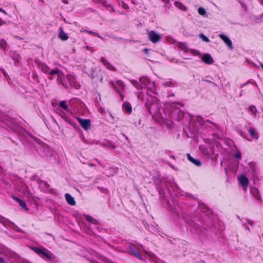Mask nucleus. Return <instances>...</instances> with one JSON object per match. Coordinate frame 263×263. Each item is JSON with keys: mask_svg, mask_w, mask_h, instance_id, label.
<instances>
[{"mask_svg": "<svg viewBox=\"0 0 263 263\" xmlns=\"http://www.w3.org/2000/svg\"><path fill=\"white\" fill-rule=\"evenodd\" d=\"M145 106L150 114L156 120L171 119L179 121L183 117L184 112L174 102L167 104L165 108H162L160 102L156 98L150 96L145 102Z\"/></svg>", "mask_w": 263, "mask_h": 263, "instance_id": "1", "label": "nucleus"}, {"mask_svg": "<svg viewBox=\"0 0 263 263\" xmlns=\"http://www.w3.org/2000/svg\"><path fill=\"white\" fill-rule=\"evenodd\" d=\"M39 66L41 70L45 73L49 75L48 78L50 80L56 77L57 82L61 84L63 86H67V83L65 81V75L63 72L59 69H51L46 64L42 63H39Z\"/></svg>", "mask_w": 263, "mask_h": 263, "instance_id": "2", "label": "nucleus"}, {"mask_svg": "<svg viewBox=\"0 0 263 263\" xmlns=\"http://www.w3.org/2000/svg\"><path fill=\"white\" fill-rule=\"evenodd\" d=\"M65 81L67 83V86H64L66 88L69 87H73L74 88L78 89L80 87V84L77 81L76 78L72 74H69L66 77L65 76Z\"/></svg>", "mask_w": 263, "mask_h": 263, "instance_id": "3", "label": "nucleus"}, {"mask_svg": "<svg viewBox=\"0 0 263 263\" xmlns=\"http://www.w3.org/2000/svg\"><path fill=\"white\" fill-rule=\"evenodd\" d=\"M140 83L137 81L133 80L131 81L132 84L136 87L137 89H142L146 87L148 83L151 81L147 78L142 77L139 79Z\"/></svg>", "mask_w": 263, "mask_h": 263, "instance_id": "4", "label": "nucleus"}, {"mask_svg": "<svg viewBox=\"0 0 263 263\" xmlns=\"http://www.w3.org/2000/svg\"><path fill=\"white\" fill-rule=\"evenodd\" d=\"M32 249L39 255H43L49 259H52L51 252L45 248H37L33 247L32 248Z\"/></svg>", "mask_w": 263, "mask_h": 263, "instance_id": "5", "label": "nucleus"}, {"mask_svg": "<svg viewBox=\"0 0 263 263\" xmlns=\"http://www.w3.org/2000/svg\"><path fill=\"white\" fill-rule=\"evenodd\" d=\"M147 34L149 41L153 43L160 42L162 39L161 35L154 30H147Z\"/></svg>", "mask_w": 263, "mask_h": 263, "instance_id": "6", "label": "nucleus"}, {"mask_svg": "<svg viewBox=\"0 0 263 263\" xmlns=\"http://www.w3.org/2000/svg\"><path fill=\"white\" fill-rule=\"evenodd\" d=\"M110 83L111 84L112 86L115 88L116 90L118 92L122 100H123L124 96V95L122 93V91H123L124 89L125 85L123 82L119 80L117 81L116 84L112 82H110Z\"/></svg>", "mask_w": 263, "mask_h": 263, "instance_id": "7", "label": "nucleus"}, {"mask_svg": "<svg viewBox=\"0 0 263 263\" xmlns=\"http://www.w3.org/2000/svg\"><path fill=\"white\" fill-rule=\"evenodd\" d=\"M177 46L180 50L183 51L185 52L190 51V52L194 55H198L199 54V52L198 50L194 49L189 50L186 43L180 42L178 44Z\"/></svg>", "mask_w": 263, "mask_h": 263, "instance_id": "8", "label": "nucleus"}, {"mask_svg": "<svg viewBox=\"0 0 263 263\" xmlns=\"http://www.w3.org/2000/svg\"><path fill=\"white\" fill-rule=\"evenodd\" d=\"M80 125L85 129L88 130L90 127V121L89 119H83L79 117H77Z\"/></svg>", "mask_w": 263, "mask_h": 263, "instance_id": "9", "label": "nucleus"}, {"mask_svg": "<svg viewBox=\"0 0 263 263\" xmlns=\"http://www.w3.org/2000/svg\"><path fill=\"white\" fill-rule=\"evenodd\" d=\"M238 180L245 191H246L249 184L248 178L243 175H241L238 177Z\"/></svg>", "mask_w": 263, "mask_h": 263, "instance_id": "10", "label": "nucleus"}, {"mask_svg": "<svg viewBox=\"0 0 263 263\" xmlns=\"http://www.w3.org/2000/svg\"><path fill=\"white\" fill-rule=\"evenodd\" d=\"M17 190L21 192L28 198H31V195L28 191V187L24 183H21V188H17Z\"/></svg>", "mask_w": 263, "mask_h": 263, "instance_id": "11", "label": "nucleus"}, {"mask_svg": "<svg viewBox=\"0 0 263 263\" xmlns=\"http://www.w3.org/2000/svg\"><path fill=\"white\" fill-rule=\"evenodd\" d=\"M219 36L221 40H223V41L229 47L230 49L233 48L232 42L227 35L223 34H219Z\"/></svg>", "mask_w": 263, "mask_h": 263, "instance_id": "12", "label": "nucleus"}, {"mask_svg": "<svg viewBox=\"0 0 263 263\" xmlns=\"http://www.w3.org/2000/svg\"><path fill=\"white\" fill-rule=\"evenodd\" d=\"M202 60L208 64H212L214 63V60L209 53L204 54L202 57Z\"/></svg>", "mask_w": 263, "mask_h": 263, "instance_id": "13", "label": "nucleus"}, {"mask_svg": "<svg viewBox=\"0 0 263 263\" xmlns=\"http://www.w3.org/2000/svg\"><path fill=\"white\" fill-rule=\"evenodd\" d=\"M0 223L3 224L5 227H8L10 228H12V226L14 225L13 222L10 221L9 220L7 219L1 215H0Z\"/></svg>", "mask_w": 263, "mask_h": 263, "instance_id": "14", "label": "nucleus"}, {"mask_svg": "<svg viewBox=\"0 0 263 263\" xmlns=\"http://www.w3.org/2000/svg\"><path fill=\"white\" fill-rule=\"evenodd\" d=\"M250 192L251 194L258 200H261V197L259 195L258 190L255 187H252L250 189Z\"/></svg>", "mask_w": 263, "mask_h": 263, "instance_id": "15", "label": "nucleus"}, {"mask_svg": "<svg viewBox=\"0 0 263 263\" xmlns=\"http://www.w3.org/2000/svg\"><path fill=\"white\" fill-rule=\"evenodd\" d=\"M129 249L130 251L131 252V253L134 256H136L137 258H138L140 260H142L143 258L140 256V254L138 253V252L134 248L133 245H130L129 246Z\"/></svg>", "mask_w": 263, "mask_h": 263, "instance_id": "16", "label": "nucleus"}, {"mask_svg": "<svg viewBox=\"0 0 263 263\" xmlns=\"http://www.w3.org/2000/svg\"><path fill=\"white\" fill-rule=\"evenodd\" d=\"M65 197L66 201L69 204L71 205H74L76 204V201L74 198L69 194H65Z\"/></svg>", "mask_w": 263, "mask_h": 263, "instance_id": "17", "label": "nucleus"}, {"mask_svg": "<svg viewBox=\"0 0 263 263\" xmlns=\"http://www.w3.org/2000/svg\"><path fill=\"white\" fill-rule=\"evenodd\" d=\"M145 88H147L152 93L156 94V86L154 82L150 81Z\"/></svg>", "mask_w": 263, "mask_h": 263, "instance_id": "18", "label": "nucleus"}, {"mask_svg": "<svg viewBox=\"0 0 263 263\" xmlns=\"http://www.w3.org/2000/svg\"><path fill=\"white\" fill-rule=\"evenodd\" d=\"M186 156L187 157L188 160L192 162L193 164L196 165V166L201 165V163L200 161L198 159H196L193 158L190 154H187Z\"/></svg>", "mask_w": 263, "mask_h": 263, "instance_id": "19", "label": "nucleus"}, {"mask_svg": "<svg viewBox=\"0 0 263 263\" xmlns=\"http://www.w3.org/2000/svg\"><path fill=\"white\" fill-rule=\"evenodd\" d=\"M60 32L59 34V38L62 40V41H66L68 40V35L64 31L62 28H60Z\"/></svg>", "mask_w": 263, "mask_h": 263, "instance_id": "20", "label": "nucleus"}, {"mask_svg": "<svg viewBox=\"0 0 263 263\" xmlns=\"http://www.w3.org/2000/svg\"><path fill=\"white\" fill-rule=\"evenodd\" d=\"M100 61L103 63V64L106 67V68L110 70H114L115 68L111 65L108 61L105 60L104 58H101L100 59Z\"/></svg>", "mask_w": 263, "mask_h": 263, "instance_id": "21", "label": "nucleus"}, {"mask_svg": "<svg viewBox=\"0 0 263 263\" xmlns=\"http://www.w3.org/2000/svg\"><path fill=\"white\" fill-rule=\"evenodd\" d=\"M122 108L128 114H130L132 111V106L128 102H124L123 104Z\"/></svg>", "mask_w": 263, "mask_h": 263, "instance_id": "22", "label": "nucleus"}, {"mask_svg": "<svg viewBox=\"0 0 263 263\" xmlns=\"http://www.w3.org/2000/svg\"><path fill=\"white\" fill-rule=\"evenodd\" d=\"M59 106L65 110L67 112H71V111L66 104L65 101H62L59 103Z\"/></svg>", "mask_w": 263, "mask_h": 263, "instance_id": "23", "label": "nucleus"}, {"mask_svg": "<svg viewBox=\"0 0 263 263\" xmlns=\"http://www.w3.org/2000/svg\"><path fill=\"white\" fill-rule=\"evenodd\" d=\"M84 216L85 217V219L87 221L91 222L94 224H97L98 223V221L96 219H95L91 216L86 214L84 215Z\"/></svg>", "mask_w": 263, "mask_h": 263, "instance_id": "24", "label": "nucleus"}, {"mask_svg": "<svg viewBox=\"0 0 263 263\" xmlns=\"http://www.w3.org/2000/svg\"><path fill=\"white\" fill-rule=\"evenodd\" d=\"M60 116L67 122H68L69 124L72 125L73 122L72 120L70 119L68 117H67L65 113L63 111H61V113L60 114Z\"/></svg>", "mask_w": 263, "mask_h": 263, "instance_id": "25", "label": "nucleus"}, {"mask_svg": "<svg viewBox=\"0 0 263 263\" xmlns=\"http://www.w3.org/2000/svg\"><path fill=\"white\" fill-rule=\"evenodd\" d=\"M248 132L250 134L251 137L255 139H258V135L254 129L250 128L248 129Z\"/></svg>", "mask_w": 263, "mask_h": 263, "instance_id": "26", "label": "nucleus"}, {"mask_svg": "<svg viewBox=\"0 0 263 263\" xmlns=\"http://www.w3.org/2000/svg\"><path fill=\"white\" fill-rule=\"evenodd\" d=\"M174 5L176 7L182 11H185L186 10V7L183 4L178 1H176L174 3Z\"/></svg>", "mask_w": 263, "mask_h": 263, "instance_id": "27", "label": "nucleus"}, {"mask_svg": "<svg viewBox=\"0 0 263 263\" xmlns=\"http://www.w3.org/2000/svg\"><path fill=\"white\" fill-rule=\"evenodd\" d=\"M249 111L255 117L257 116V110L256 107L254 105H251L249 107Z\"/></svg>", "mask_w": 263, "mask_h": 263, "instance_id": "28", "label": "nucleus"}, {"mask_svg": "<svg viewBox=\"0 0 263 263\" xmlns=\"http://www.w3.org/2000/svg\"><path fill=\"white\" fill-rule=\"evenodd\" d=\"M162 85L166 87H173L174 86V83L172 80H168L163 82Z\"/></svg>", "mask_w": 263, "mask_h": 263, "instance_id": "29", "label": "nucleus"}, {"mask_svg": "<svg viewBox=\"0 0 263 263\" xmlns=\"http://www.w3.org/2000/svg\"><path fill=\"white\" fill-rule=\"evenodd\" d=\"M17 201L18 202L19 205L24 209H25L26 210H28V209L27 208L26 204L25 202H24L23 200H22L21 199H17Z\"/></svg>", "mask_w": 263, "mask_h": 263, "instance_id": "30", "label": "nucleus"}, {"mask_svg": "<svg viewBox=\"0 0 263 263\" xmlns=\"http://www.w3.org/2000/svg\"><path fill=\"white\" fill-rule=\"evenodd\" d=\"M0 47L3 49H5L7 47V42L4 40L2 39L0 40Z\"/></svg>", "mask_w": 263, "mask_h": 263, "instance_id": "31", "label": "nucleus"}, {"mask_svg": "<svg viewBox=\"0 0 263 263\" xmlns=\"http://www.w3.org/2000/svg\"><path fill=\"white\" fill-rule=\"evenodd\" d=\"M198 12L200 15L202 16H204L206 14V10L202 7H199L198 9Z\"/></svg>", "mask_w": 263, "mask_h": 263, "instance_id": "32", "label": "nucleus"}, {"mask_svg": "<svg viewBox=\"0 0 263 263\" xmlns=\"http://www.w3.org/2000/svg\"><path fill=\"white\" fill-rule=\"evenodd\" d=\"M199 37L204 42H209L210 40L204 34L201 33L199 34Z\"/></svg>", "mask_w": 263, "mask_h": 263, "instance_id": "33", "label": "nucleus"}, {"mask_svg": "<svg viewBox=\"0 0 263 263\" xmlns=\"http://www.w3.org/2000/svg\"><path fill=\"white\" fill-rule=\"evenodd\" d=\"M120 5L121 6V7L125 9H128L129 7L127 5L125 4L123 2H121Z\"/></svg>", "mask_w": 263, "mask_h": 263, "instance_id": "34", "label": "nucleus"}, {"mask_svg": "<svg viewBox=\"0 0 263 263\" xmlns=\"http://www.w3.org/2000/svg\"><path fill=\"white\" fill-rule=\"evenodd\" d=\"M235 157L236 158L240 159L241 158V153L240 151H237V153L235 154Z\"/></svg>", "mask_w": 263, "mask_h": 263, "instance_id": "35", "label": "nucleus"}, {"mask_svg": "<svg viewBox=\"0 0 263 263\" xmlns=\"http://www.w3.org/2000/svg\"><path fill=\"white\" fill-rule=\"evenodd\" d=\"M245 221L248 223L249 224L250 226H253L254 223L253 222V221L250 220H248V219H245Z\"/></svg>", "mask_w": 263, "mask_h": 263, "instance_id": "36", "label": "nucleus"}, {"mask_svg": "<svg viewBox=\"0 0 263 263\" xmlns=\"http://www.w3.org/2000/svg\"><path fill=\"white\" fill-rule=\"evenodd\" d=\"M47 183L45 181H41L40 183V186H47Z\"/></svg>", "mask_w": 263, "mask_h": 263, "instance_id": "37", "label": "nucleus"}, {"mask_svg": "<svg viewBox=\"0 0 263 263\" xmlns=\"http://www.w3.org/2000/svg\"><path fill=\"white\" fill-rule=\"evenodd\" d=\"M5 24H6V22L0 18V26H2Z\"/></svg>", "mask_w": 263, "mask_h": 263, "instance_id": "38", "label": "nucleus"}, {"mask_svg": "<svg viewBox=\"0 0 263 263\" xmlns=\"http://www.w3.org/2000/svg\"><path fill=\"white\" fill-rule=\"evenodd\" d=\"M11 197L13 199H14L15 200H16L17 201V199H20L19 198H17L15 196H14L13 194H11Z\"/></svg>", "mask_w": 263, "mask_h": 263, "instance_id": "39", "label": "nucleus"}, {"mask_svg": "<svg viewBox=\"0 0 263 263\" xmlns=\"http://www.w3.org/2000/svg\"><path fill=\"white\" fill-rule=\"evenodd\" d=\"M0 263H7V262L2 257H0Z\"/></svg>", "mask_w": 263, "mask_h": 263, "instance_id": "40", "label": "nucleus"}, {"mask_svg": "<svg viewBox=\"0 0 263 263\" xmlns=\"http://www.w3.org/2000/svg\"><path fill=\"white\" fill-rule=\"evenodd\" d=\"M0 11L4 13L5 14H7V13L5 11V10L0 8Z\"/></svg>", "mask_w": 263, "mask_h": 263, "instance_id": "41", "label": "nucleus"}, {"mask_svg": "<svg viewBox=\"0 0 263 263\" xmlns=\"http://www.w3.org/2000/svg\"><path fill=\"white\" fill-rule=\"evenodd\" d=\"M140 246L143 249V252L147 254V252L144 250L143 246L142 245H140Z\"/></svg>", "mask_w": 263, "mask_h": 263, "instance_id": "42", "label": "nucleus"}, {"mask_svg": "<svg viewBox=\"0 0 263 263\" xmlns=\"http://www.w3.org/2000/svg\"><path fill=\"white\" fill-rule=\"evenodd\" d=\"M87 32H88L89 34H95V33L92 31H89V30H86V31Z\"/></svg>", "mask_w": 263, "mask_h": 263, "instance_id": "43", "label": "nucleus"}, {"mask_svg": "<svg viewBox=\"0 0 263 263\" xmlns=\"http://www.w3.org/2000/svg\"><path fill=\"white\" fill-rule=\"evenodd\" d=\"M149 49H147V48H145L143 50V51L145 52V53L147 54L148 53V51Z\"/></svg>", "mask_w": 263, "mask_h": 263, "instance_id": "44", "label": "nucleus"}, {"mask_svg": "<svg viewBox=\"0 0 263 263\" xmlns=\"http://www.w3.org/2000/svg\"><path fill=\"white\" fill-rule=\"evenodd\" d=\"M10 253H11V256H12L13 257H14L16 256V254L14 253L11 252Z\"/></svg>", "mask_w": 263, "mask_h": 263, "instance_id": "45", "label": "nucleus"}, {"mask_svg": "<svg viewBox=\"0 0 263 263\" xmlns=\"http://www.w3.org/2000/svg\"><path fill=\"white\" fill-rule=\"evenodd\" d=\"M138 98L139 99H142V98H141V93H139L138 94Z\"/></svg>", "mask_w": 263, "mask_h": 263, "instance_id": "46", "label": "nucleus"}, {"mask_svg": "<svg viewBox=\"0 0 263 263\" xmlns=\"http://www.w3.org/2000/svg\"><path fill=\"white\" fill-rule=\"evenodd\" d=\"M164 2L168 3H169L170 0H162Z\"/></svg>", "mask_w": 263, "mask_h": 263, "instance_id": "47", "label": "nucleus"}, {"mask_svg": "<svg viewBox=\"0 0 263 263\" xmlns=\"http://www.w3.org/2000/svg\"><path fill=\"white\" fill-rule=\"evenodd\" d=\"M246 229L248 231H249V232L251 231L250 229L248 227H246Z\"/></svg>", "mask_w": 263, "mask_h": 263, "instance_id": "48", "label": "nucleus"}, {"mask_svg": "<svg viewBox=\"0 0 263 263\" xmlns=\"http://www.w3.org/2000/svg\"><path fill=\"white\" fill-rule=\"evenodd\" d=\"M258 1L260 2V4L263 5V0H258Z\"/></svg>", "mask_w": 263, "mask_h": 263, "instance_id": "49", "label": "nucleus"}, {"mask_svg": "<svg viewBox=\"0 0 263 263\" xmlns=\"http://www.w3.org/2000/svg\"><path fill=\"white\" fill-rule=\"evenodd\" d=\"M111 148L112 149H114V148H115V146H114V145H111Z\"/></svg>", "mask_w": 263, "mask_h": 263, "instance_id": "50", "label": "nucleus"}, {"mask_svg": "<svg viewBox=\"0 0 263 263\" xmlns=\"http://www.w3.org/2000/svg\"><path fill=\"white\" fill-rule=\"evenodd\" d=\"M2 168L1 167V166H0V174L2 173Z\"/></svg>", "mask_w": 263, "mask_h": 263, "instance_id": "51", "label": "nucleus"}, {"mask_svg": "<svg viewBox=\"0 0 263 263\" xmlns=\"http://www.w3.org/2000/svg\"><path fill=\"white\" fill-rule=\"evenodd\" d=\"M95 34H96L99 37H101V36L97 33H95Z\"/></svg>", "mask_w": 263, "mask_h": 263, "instance_id": "52", "label": "nucleus"}, {"mask_svg": "<svg viewBox=\"0 0 263 263\" xmlns=\"http://www.w3.org/2000/svg\"><path fill=\"white\" fill-rule=\"evenodd\" d=\"M95 34H96L99 37H101V36L97 33H95Z\"/></svg>", "mask_w": 263, "mask_h": 263, "instance_id": "53", "label": "nucleus"}, {"mask_svg": "<svg viewBox=\"0 0 263 263\" xmlns=\"http://www.w3.org/2000/svg\"><path fill=\"white\" fill-rule=\"evenodd\" d=\"M174 96V94H172V95H169V96H168V97H171V96Z\"/></svg>", "mask_w": 263, "mask_h": 263, "instance_id": "54", "label": "nucleus"}, {"mask_svg": "<svg viewBox=\"0 0 263 263\" xmlns=\"http://www.w3.org/2000/svg\"><path fill=\"white\" fill-rule=\"evenodd\" d=\"M241 222H242V223L243 225H244V224H244V222H243L242 220H241Z\"/></svg>", "mask_w": 263, "mask_h": 263, "instance_id": "55", "label": "nucleus"}, {"mask_svg": "<svg viewBox=\"0 0 263 263\" xmlns=\"http://www.w3.org/2000/svg\"><path fill=\"white\" fill-rule=\"evenodd\" d=\"M89 165L90 166H93V164H90Z\"/></svg>", "mask_w": 263, "mask_h": 263, "instance_id": "56", "label": "nucleus"}, {"mask_svg": "<svg viewBox=\"0 0 263 263\" xmlns=\"http://www.w3.org/2000/svg\"><path fill=\"white\" fill-rule=\"evenodd\" d=\"M242 137H243V138H245V139H246V137H245V136H242Z\"/></svg>", "mask_w": 263, "mask_h": 263, "instance_id": "57", "label": "nucleus"}, {"mask_svg": "<svg viewBox=\"0 0 263 263\" xmlns=\"http://www.w3.org/2000/svg\"><path fill=\"white\" fill-rule=\"evenodd\" d=\"M261 16H263V13L261 14Z\"/></svg>", "mask_w": 263, "mask_h": 263, "instance_id": "58", "label": "nucleus"}]
</instances>
